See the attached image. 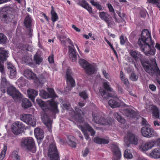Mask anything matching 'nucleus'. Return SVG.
<instances>
[{
	"mask_svg": "<svg viewBox=\"0 0 160 160\" xmlns=\"http://www.w3.org/2000/svg\"><path fill=\"white\" fill-rule=\"evenodd\" d=\"M103 86L104 88L107 91L113 92L114 93V92H113V89L110 87V86L107 82H104V83Z\"/></svg>",
	"mask_w": 160,
	"mask_h": 160,
	"instance_id": "obj_50",
	"label": "nucleus"
},
{
	"mask_svg": "<svg viewBox=\"0 0 160 160\" xmlns=\"http://www.w3.org/2000/svg\"><path fill=\"white\" fill-rule=\"evenodd\" d=\"M94 142L99 144H106L108 143L109 140L108 139H105L96 137L94 139Z\"/></svg>",
	"mask_w": 160,
	"mask_h": 160,
	"instance_id": "obj_32",
	"label": "nucleus"
},
{
	"mask_svg": "<svg viewBox=\"0 0 160 160\" xmlns=\"http://www.w3.org/2000/svg\"><path fill=\"white\" fill-rule=\"evenodd\" d=\"M21 105L22 107L26 109L31 107L32 104L28 99L25 98L22 100Z\"/></svg>",
	"mask_w": 160,
	"mask_h": 160,
	"instance_id": "obj_31",
	"label": "nucleus"
},
{
	"mask_svg": "<svg viewBox=\"0 0 160 160\" xmlns=\"http://www.w3.org/2000/svg\"><path fill=\"white\" fill-rule=\"evenodd\" d=\"M67 77V82L68 84L69 85V87H67L65 89L66 92L69 93L71 89V87L75 86V83L74 80L72 77V73L71 72V69L69 68H68L67 69L66 73Z\"/></svg>",
	"mask_w": 160,
	"mask_h": 160,
	"instance_id": "obj_7",
	"label": "nucleus"
},
{
	"mask_svg": "<svg viewBox=\"0 0 160 160\" xmlns=\"http://www.w3.org/2000/svg\"><path fill=\"white\" fill-rule=\"evenodd\" d=\"M99 16L101 19L104 20L107 23L108 27H111L113 24L112 18L107 13L104 12H100Z\"/></svg>",
	"mask_w": 160,
	"mask_h": 160,
	"instance_id": "obj_13",
	"label": "nucleus"
},
{
	"mask_svg": "<svg viewBox=\"0 0 160 160\" xmlns=\"http://www.w3.org/2000/svg\"><path fill=\"white\" fill-rule=\"evenodd\" d=\"M59 39L61 42L62 44L64 46L66 45V41H67V38L65 36H61L60 37Z\"/></svg>",
	"mask_w": 160,
	"mask_h": 160,
	"instance_id": "obj_48",
	"label": "nucleus"
},
{
	"mask_svg": "<svg viewBox=\"0 0 160 160\" xmlns=\"http://www.w3.org/2000/svg\"><path fill=\"white\" fill-rule=\"evenodd\" d=\"M48 155L50 160H52L53 158L59 157L56 146L54 142L49 145L48 149Z\"/></svg>",
	"mask_w": 160,
	"mask_h": 160,
	"instance_id": "obj_9",
	"label": "nucleus"
},
{
	"mask_svg": "<svg viewBox=\"0 0 160 160\" xmlns=\"http://www.w3.org/2000/svg\"><path fill=\"white\" fill-rule=\"evenodd\" d=\"M112 151L114 154L113 160H119L121 158V154L118 147L115 145H112Z\"/></svg>",
	"mask_w": 160,
	"mask_h": 160,
	"instance_id": "obj_17",
	"label": "nucleus"
},
{
	"mask_svg": "<svg viewBox=\"0 0 160 160\" xmlns=\"http://www.w3.org/2000/svg\"><path fill=\"white\" fill-rule=\"evenodd\" d=\"M87 2L85 0H81L79 2V4L82 7L84 8V6L87 4Z\"/></svg>",
	"mask_w": 160,
	"mask_h": 160,
	"instance_id": "obj_58",
	"label": "nucleus"
},
{
	"mask_svg": "<svg viewBox=\"0 0 160 160\" xmlns=\"http://www.w3.org/2000/svg\"><path fill=\"white\" fill-rule=\"evenodd\" d=\"M120 43L122 45H124L127 39L126 38L124 37L123 35H121L120 38Z\"/></svg>",
	"mask_w": 160,
	"mask_h": 160,
	"instance_id": "obj_52",
	"label": "nucleus"
},
{
	"mask_svg": "<svg viewBox=\"0 0 160 160\" xmlns=\"http://www.w3.org/2000/svg\"><path fill=\"white\" fill-rule=\"evenodd\" d=\"M34 133L35 137L38 139L40 140L44 137L43 131L39 128H36L35 129Z\"/></svg>",
	"mask_w": 160,
	"mask_h": 160,
	"instance_id": "obj_26",
	"label": "nucleus"
},
{
	"mask_svg": "<svg viewBox=\"0 0 160 160\" xmlns=\"http://www.w3.org/2000/svg\"><path fill=\"white\" fill-rule=\"evenodd\" d=\"M21 145L22 148L32 153L36 152L34 141L31 138H28L22 140L21 142Z\"/></svg>",
	"mask_w": 160,
	"mask_h": 160,
	"instance_id": "obj_5",
	"label": "nucleus"
},
{
	"mask_svg": "<svg viewBox=\"0 0 160 160\" xmlns=\"http://www.w3.org/2000/svg\"><path fill=\"white\" fill-rule=\"evenodd\" d=\"M138 44L141 51L146 55L155 54V49L152 46L154 45V42L152 40L151 33L148 29L142 30Z\"/></svg>",
	"mask_w": 160,
	"mask_h": 160,
	"instance_id": "obj_1",
	"label": "nucleus"
},
{
	"mask_svg": "<svg viewBox=\"0 0 160 160\" xmlns=\"http://www.w3.org/2000/svg\"><path fill=\"white\" fill-rule=\"evenodd\" d=\"M149 156L155 158H160V148H158L152 150L149 153Z\"/></svg>",
	"mask_w": 160,
	"mask_h": 160,
	"instance_id": "obj_27",
	"label": "nucleus"
},
{
	"mask_svg": "<svg viewBox=\"0 0 160 160\" xmlns=\"http://www.w3.org/2000/svg\"><path fill=\"white\" fill-rule=\"evenodd\" d=\"M149 88L152 91H154L156 89V86L153 84H151L149 85Z\"/></svg>",
	"mask_w": 160,
	"mask_h": 160,
	"instance_id": "obj_64",
	"label": "nucleus"
},
{
	"mask_svg": "<svg viewBox=\"0 0 160 160\" xmlns=\"http://www.w3.org/2000/svg\"><path fill=\"white\" fill-rule=\"evenodd\" d=\"M7 92L8 94L12 97L14 98L21 97V95L20 92L12 86H10L8 88Z\"/></svg>",
	"mask_w": 160,
	"mask_h": 160,
	"instance_id": "obj_14",
	"label": "nucleus"
},
{
	"mask_svg": "<svg viewBox=\"0 0 160 160\" xmlns=\"http://www.w3.org/2000/svg\"><path fill=\"white\" fill-rule=\"evenodd\" d=\"M8 57V51L3 48H0V61L3 62L6 61Z\"/></svg>",
	"mask_w": 160,
	"mask_h": 160,
	"instance_id": "obj_24",
	"label": "nucleus"
},
{
	"mask_svg": "<svg viewBox=\"0 0 160 160\" xmlns=\"http://www.w3.org/2000/svg\"><path fill=\"white\" fill-rule=\"evenodd\" d=\"M147 14V12L145 10H142L140 12V14L141 17H145Z\"/></svg>",
	"mask_w": 160,
	"mask_h": 160,
	"instance_id": "obj_57",
	"label": "nucleus"
},
{
	"mask_svg": "<svg viewBox=\"0 0 160 160\" xmlns=\"http://www.w3.org/2000/svg\"><path fill=\"white\" fill-rule=\"evenodd\" d=\"M68 143L69 145L71 147L75 148L76 147V144L74 141V137L72 136H68Z\"/></svg>",
	"mask_w": 160,
	"mask_h": 160,
	"instance_id": "obj_37",
	"label": "nucleus"
},
{
	"mask_svg": "<svg viewBox=\"0 0 160 160\" xmlns=\"http://www.w3.org/2000/svg\"><path fill=\"white\" fill-rule=\"evenodd\" d=\"M7 150V147L4 146L3 150L1 152L0 154V160H2L5 157Z\"/></svg>",
	"mask_w": 160,
	"mask_h": 160,
	"instance_id": "obj_45",
	"label": "nucleus"
},
{
	"mask_svg": "<svg viewBox=\"0 0 160 160\" xmlns=\"http://www.w3.org/2000/svg\"><path fill=\"white\" fill-rule=\"evenodd\" d=\"M155 144V142L150 141L141 145L140 149L143 151H145L152 148Z\"/></svg>",
	"mask_w": 160,
	"mask_h": 160,
	"instance_id": "obj_19",
	"label": "nucleus"
},
{
	"mask_svg": "<svg viewBox=\"0 0 160 160\" xmlns=\"http://www.w3.org/2000/svg\"><path fill=\"white\" fill-rule=\"evenodd\" d=\"M79 95L85 100L88 98V95L85 91H82L79 93Z\"/></svg>",
	"mask_w": 160,
	"mask_h": 160,
	"instance_id": "obj_54",
	"label": "nucleus"
},
{
	"mask_svg": "<svg viewBox=\"0 0 160 160\" xmlns=\"http://www.w3.org/2000/svg\"><path fill=\"white\" fill-rule=\"evenodd\" d=\"M41 118L44 123L49 129H51L52 127V121L48 117L47 115L44 112L41 115Z\"/></svg>",
	"mask_w": 160,
	"mask_h": 160,
	"instance_id": "obj_18",
	"label": "nucleus"
},
{
	"mask_svg": "<svg viewBox=\"0 0 160 160\" xmlns=\"http://www.w3.org/2000/svg\"><path fill=\"white\" fill-rule=\"evenodd\" d=\"M34 60L37 64H39L42 62V59L40 56L38 54H35L34 56Z\"/></svg>",
	"mask_w": 160,
	"mask_h": 160,
	"instance_id": "obj_43",
	"label": "nucleus"
},
{
	"mask_svg": "<svg viewBox=\"0 0 160 160\" xmlns=\"http://www.w3.org/2000/svg\"><path fill=\"white\" fill-rule=\"evenodd\" d=\"M86 130H88L90 133L91 136H94L95 134V132L88 123H86L84 124V125L83 126Z\"/></svg>",
	"mask_w": 160,
	"mask_h": 160,
	"instance_id": "obj_35",
	"label": "nucleus"
},
{
	"mask_svg": "<svg viewBox=\"0 0 160 160\" xmlns=\"http://www.w3.org/2000/svg\"><path fill=\"white\" fill-rule=\"evenodd\" d=\"M27 92L29 98L33 102L35 98L38 94V92L33 89H28Z\"/></svg>",
	"mask_w": 160,
	"mask_h": 160,
	"instance_id": "obj_29",
	"label": "nucleus"
},
{
	"mask_svg": "<svg viewBox=\"0 0 160 160\" xmlns=\"http://www.w3.org/2000/svg\"><path fill=\"white\" fill-rule=\"evenodd\" d=\"M47 90L49 92L48 98H52L51 100L48 101V102L50 105V108L55 113H58L59 110L58 108L57 103L54 100V99L58 96L55 94L54 90L53 88H48Z\"/></svg>",
	"mask_w": 160,
	"mask_h": 160,
	"instance_id": "obj_3",
	"label": "nucleus"
},
{
	"mask_svg": "<svg viewBox=\"0 0 160 160\" xmlns=\"http://www.w3.org/2000/svg\"><path fill=\"white\" fill-rule=\"evenodd\" d=\"M123 114L127 117L133 118L136 113L135 112L131 109H126L123 111Z\"/></svg>",
	"mask_w": 160,
	"mask_h": 160,
	"instance_id": "obj_28",
	"label": "nucleus"
},
{
	"mask_svg": "<svg viewBox=\"0 0 160 160\" xmlns=\"http://www.w3.org/2000/svg\"><path fill=\"white\" fill-rule=\"evenodd\" d=\"M78 127L83 133L85 139L87 140H89L90 138L86 129L81 125H79Z\"/></svg>",
	"mask_w": 160,
	"mask_h": 160,
	"instance_id": "obj_40",
	"label": "nucleus"
},
{
	"mask_svg": "<svg viewBox=\"0 0 160 160\" xmlns=\"http://www.w3.org/2000/svg\"><path fill=\"white\" fill-rule=\"evenodd\" d=\"M75 114L73 116V118L77 122H82L83 120V118L82 116V115L83 114V112L77 108H75Z\"/></svg>",
	"mask_w": 160,
	"mask_h": 160,
	"instance_id": "obj_16",
	"label": "nucleus"
},
{
	"mask_svg": "<svg viewBox=\"0 0 160 160\" xmlns=\"http://www.w3.org/2000/svg\"><path fill=\"white\" fill-rule=\"evenodd\" d=\"M83 152V151H82ZM89 150L87 148H86L83 151V156L84 157H86L89 153Z\"/></svg>",
	"mask_w": 160,
	"mask_h": 160,
	"instance_id": "obj_63",
	"label": "nucleus"
},
{
	"mask_svg": "<svg viewBox=\"0 0 160 160\" xmlns=\"http://www.w3.org/2000/svg\"><path fill=\"white\" fill-rule=\"evenodd\" d=\"M24 75L28 79H34L36 78L35 74L30 70H25L24 73Z\"/></svg>",
	"mask_w": 160,
	"mask_h": 160,
	"instance_id": "obj_30",
	"label": "nucleus"
},
{
	"mask_svg": "<svg viewBox=\"0 0 160 160\" xmlns=\"http://www.w3.org/2000/svg\"><path fill=\"white\" fill-rule=\"evenodd\" d=\"M7 65L8 66V68L9 70L15 68V67L10 62H7Z\"/></svg>",
	"mask_w": 160,
	"mask_h": 160,
	"instance_id": "obj_62",
	"label": "nucleus"
},
{
	"mask_svg": "<svg viewBox=\"0 0 160 160\" xmlns=\"http://www.w3.org/2000/svg\"><path fill=\"white\" fill-rule=\"evenodd\" d=\"M147 0L149 3L158 5L159 3L160 0Z\"/></svg>",
	"mask_w": 160,
	"mask_h": 160,
	"instance_id": "obj_56",
	"label": "nucleus"
},
{
	"mask_svg": "<svg viewBox=\"0 0 160 160\" xmlns=\"http://www.w3.org/2000/svg\"><path fill=\"white\" fill-rule=\"evenodd\" d=\"M0 61V72L2 73V75L5 74L4 72V68L3 66L1 63Z\"/></svg>",
	"mask_w": 160,
	"mask_h": 160,
	"instance_id": "obj_59",
	"label": "nucleus"
},
{
	"mask_svg": "<svg viewBox=\"0 0 160 160\" xmlns=\"http://www.w3.org/2000/svg\"><path fill=\"white\" fill-rule=\"evenodd\" d=\"M141 124L142 126H150V125L148 123L146 120L143 118H142Z\"/></svg>",
	"mask_w": 160,
	"mask_h": 160,
	"instance_id": "obj_53",
	"label": "nucleus"
},
{
	"mask_svg": "<svg viewBox=\"0 0 160 160\" xmlns=\"http://www.w3.org/2000/svg\"><path fill=\"white\" fill-rule=\"evenodd\" d=\"M115 118L120 122L124 123L125 122V119L120 115L118 112H115L113 114Z\"/></svg>",
	"mask_w": 160,
	"mask_h": 160,
	"instance_id": "obj_38",
	"label": "nucleus"
},
{
	"mask_svg": "<svg viewBox=\"0 0 160 160\" xmlns=\"http://www.w3.org/2000/svg\"><path fill=\"white\" fill-rule=\"evenodd\" d=\"M84 6V8L87 9L89 12H92V8L91 7L89 6V5L88 3H87L86 5Z\"/></svg>",
	"mask_w": 160,
	"mask_h": 160,
	"instance_id": "obj_55",
	"label": "nucleus"
},
{
	"mask_svg": "<svg viewBox=\"0 0 160 160\" xmlns=\"http://www.w3.org/2000/svg\"><path fill=\"white\" fill-rule=\"evenodd\" d=\"M124 157L127 158H131L132 156L130 152V151L128 150H126L125 151Z\"/></svg>",
	"mask_w": 160,
	"mask_h": 160,
	"instance_id": "obj_47",
	"label": "nucleus"
},
{
	"mask_svg": "<svg viewBox=\"0 0 160 160\" xmlns=\"http://www.w3.org/2000/svg\"><path fill=\"white\" fill-rule=\"evenodd\" d=\"M138 141L137 136L130 132H128L124 137V142L127 147H129L131 144L137 145Z\"/></svg>",
	"mask_w": 160,
	"mask_h": 160,
	"instance_id": "obj_6",
	"label": "nucleus"
},
{
	"mask_svg": "<svg viewBox=\"0 0 160 160\" xmlns=\"http://www.w3.org/2000/svg\"><path fill=\"white\" fill-rule=\"evenodd\" d=\"M32 20L31 18L29 16H28L25 18L24 23L25 26L28 28V31L30 35H31V33L32 32V30L30 28L31 26V24Z\"/></svg>",
	"mask_w": 160,
	"mask_h": 160,
	"instance_id": "obj_25",
	"label": "nucleus"
},
{
	"mask_svg": "<svg viewBox=\"0 0 160 160\" xmlns=\"http://www.w3.org/2000/svg\"><path fill=\"white\" fill-rule=\"evenodd\" d=\"M69 57L70 59L73 62L77 60V56L75 49L72 46H69Z\"/></svg>",
	"mask_w": 160,
	"mask_h": 160,
	"instance_id": "obj_23",
	"label": "nucleus"
},
{
	"mask_svg": "<svg viewBox=\"0 0 160 160\" xmlns=\"http://www.w3.org/2000/svg\"><path fill=\"white\" fill-rule=\"evenodd\" d=\"M7 38L2 33H0V43L4 44L6 43Z\"/></svg>",
	"mask_w": 160,
	"mask_h": 160,
	"instance_id": "obj_41",
	"label": "nucleus"
},
{
	"mask_svg": "<svg viewBox=\"0 0 160 160\" xmlns=\"http://www.w3.org/2000/svg\"><path fill=\"white\" fill-rule=\"evenodd\" d=\"M9 84L7 82L5 74H2L1 77L0 90L3 93L5 92V88Z\"/></svg>",
	"mask_w": 160,
	"mask_h": 160,
	"instance_id": "obj_20",
	"label": "nucleus"
},
{
	"mask_svg": "<svg viewBox=\"0 0 160 160\" xmlns=\"http://www.w3.org/2000/svg\"><path fill=\"white\" fill-rule=\"evenodd\" d=\"M129 53L136 61L141 60L142 58V55L138 51L131 50L129 51Z\"/></svg>",
	"mask_w": 160,
	"mask_h": 160,
	"instance_id": "obj_22",
	"label": "nucleus"
},
{
	"mask_svg": "<svg viewBox=\"0 0 160 160\" xmlns=\"http://www.w3.org/2000/svg\"><path fill=\"white\" fill-rule=\"evenodd\" d=\"M92 121L98 124L102 125H107L111 123L112 120L104 117H101L99 114L97 112H93L92 113Z\"/></svg>",
	"mask_w": 160,
	"mask_h": 160,
	"instance_id": "obj_4",
	"label": "nucleus"
},
{
	"mask_svg": "<svg viewBox=\"0 0 160 160\" xmlns=\"http://www.w3.org/2000/svg\"><path fill=\"white\" fill-rule=\"evenodd\" d=\"M47 102L49 105V107H48V106H47V105H46L45 103L44 104V105H43L42 106H41V107L42 109L44 112H46V111H48L49 110V109L52 112H53V111L50 108V105L48 104V101Z\"/></svg>",
	"mask_w": 160,
	"mask_h": 160,
	"instance_id": "obj_49",
	"label": "nucleus"
},
{
	"mask_svg": "<svg viewBox=\"0 0 160 160\" xmlns=\"http://www.w3.org/2000/svg\"><path fill=\"white\" fill-rule=\"evenodd\" d=\"M40 95L44 98H48L49 94L46 91L43 90H40Z\"/></svg>",
	"mask_w": 160,
	"mask_h": 160,
	"instance_id": "obj_42",
	"label": "nucleus"
},
{
	"mask_svg": "<svg viewBox=\"0 0 160 160\" xmlns=\"http://www.w3.org/2000/svg\"><path fill=\"white\" fill-rule=\"evenodd\" d=\"M24 128L25 125L22 122L17 121L12 124V130L14 134L17 135L23 130Z\"/></svg>",
	"mask_w": 160,
	"mask_h": 160,
	"instance_id": "obj_11",
	"label": "nucleus"
},
{
	"mask_svg": "<svg viewBox=\"0 0 160 160\" xmlns=\"http://www.w3.org/2000/svg\"><path fill=\"white\" fill-rule=\"evenodd\" d=\"M14 18V16L13 15L10 14L9 13L7 14H4L3 15V18L5 22L6 23H8L11 22L12 19Z\"/></svg>",
	"mask_w": 160,
	"mask_h": 160,
	"instance_id": "obj_36",
	"label": "nucleus"
},
{
	"mask_svg": "<svg viewBox=\"0 0 160 160\" xmlns=\"http://www.w3.org/2000/svg\"><path fill=\"white\" fill-rule=\"evenodd\" d=\"M154 130L150 126H145L141 129V132L143 136L147 138H150L154 136Z\"/></svg>",
	"mask_w": 160,
	"mask_h": 160,
	"instance_id": "obj_12",
	"label": "nucleus"
},
{
	"mask_svg": "<svg viewBox=\"0 0 160 160\" xmlns=\"http://www.w3.org/2000/svg\"><path fill=\"white\" fill-rule=\"evenodd\" d=\"M52 10L51 11V19L53 22H54L58 19V17L57 13L55 11L54 7H51Z\"/></svg>",
	"mask_w": 160,
	"mask_h": 160,
	"instance_id": "obj_34",
	"label": "nucleus"
},
{
	"mask_svg": "<svg viewBox=\"0 0 160 160\" xmlns=\"http://www.w3.org/2000/svg\"><path fill=\"white\" fill-rule=\"evenodd\" d=\"M138 78V76L135 73L132 72L131 73V75L130 77V79L133 81H136Z\"/></svg>",
	"mask_w": 160,
	"mask_h": 160,
	"instance_id": "obj_46",
	"label": "nucleus"
},
{
	"mask_svg": "<svg viewBox=\"0 0 160 160\" xmlns=\"http://www.w3.org/2000/svg\"><path fill=\"white\" fill-rule=\"evenodd\" d=\"M144 70L150 75L153 76L156 74L160 76V71L157 67L156 60L154 58L150 59V63L147 62H142Z\"/></svg>",
	"mask_w": 160,
	"mask_h": 160,
	"instance_id": "obj_2",
	"label": "nucleus"
},
{
	"mask_svg": "<svg viewBox=\"0 0 160 160\" xmlns=\"http://www.w3.org/2000/svg\"><path fill=\"white\" fill-rule=\"evenodd\" d=\"M21 120L25 122L27 124L32 127H35L36 125V120L33 116L30 114H22L20 116Z\"/></svg>",
	"mask_w": 160,
	"mask_h": 160,
	"instance_id": "obj_10",
	"label": "nucleus"
},
{
	"mask_svg": "<svg viewBox=\"0 0 160 160\" xmlns=\"http://www.w3.org/2000/svg\"><path fill=\"white\" fill-rule=\"evenodd\" d=\"M108 104L112 108H116L120 107V104L113 99H111L108 102Z\"/></svg>",
	"mask_w": 160,
	"mask_h": 160,
	"instance_id": "obj_33",
	"label": "nucleus"
},
{
	"mask_svg": "<svg viewBox=\"0 0 160 160\" xmlns=\"http://www.w3.org/2000/svg\"><path fill=\"white\" fill-rule=\"evenodd\" d=\"M12 157L16 160H20V156H18V152L16 151H14L12 153Z\"/></svg>",
	"mask_w": 160,
	"mask_h": 160,
	"instance_id": "obj_51",
	"label": "nucleus"
},
{
	"mask_svg": "<svg viewBox=\"0 0 160 160\" xmlns=\"http://www.w3.org/2000/svg\"><path fill=\"white\" fill-rule=\"evenodd\" d=\"M99 92L100 94V98L103 100H107L110 97H113L115 98L117 97V95H112L111 93L107 92L105 90L102 88H100Z\"/></svg>",
	"mask_w": 160,
	"mask_h": 160,
	"instance_id": "obj_15",
	"label": "nucleus"
},
{
	"mask_svg": "<svg viewBox=\"0 0 160 160\" xmlns=\"http://www.w3.org/2000/svg\"><path fill=\"white\" fill-rule=\"evenodd\" d=\"M48 59L50 63H53V55L52 54L50 55L48 58Z\"/></svg>",
	"mask_w": 160,
	"mask_h": 160,
	"instance_id": "obj_60",
	"label": "nucleus"
},
{
	"mask_svg": "<svg viewBox=\"0 0 160 160\" xmlns=\"http://www.w3.org/2000/svg\"><path fill=\"white\" fill-rule=\"evenodd\" d=\"M79 63L80 66L85 70L86 73L89 75L93 74L95 71V67L88 63L85 60L80 59Z\"/></svg>",
	"mask_w": 160,
	"mask_h": 160,
	"instance_id": "obj_8",
	"label": "nucleus"
},
{
	"mask_svg": "<svg viewBox=\"0 0 160 160\" xmlns=\"http://www.w3.org/2000/svg\"><path fill=\"white\" fill-rule=\"evenodd\" d=\"M120 77L121 80L126 85L128 86L129 84V82L128 79L126 78L125 76L122 71H121L120 73Z\"/></svg>",
	"mask_w": 160,
	"mask_h": 160,
	"instance_id": "obj_39",
	"label": "nucleus"
},
{
	"mask_svg": "<svg viewBox=\"0 0 160 160\" xmlns=\"http://www.w3.org/2000/svg\"><path fill=\"white\" fill-rule=\"evenodd\" d=\"M10 70V77L11 78H12L16 76V68L15 67Z\"/></svg>",
	"mask_w": 160,
	"mask_h": 160,
	"instance_id": "obj_44",
	"label": "nucleus"
},
{
	"mask_svg": "<svg viewBox=\"0 0 160 160\" xmlns=\"http://www.w3.org/2000/svg\"><path fill=\"white\" fill-rule=\"evenodd\" d=\"M149 108L152 112L153 118H159V111L158 108L155 105H152L149 106Z\"/></svg>",
	"mask_w": 160,
	"mask_h": 160,
	"instance_id": "obj_21",
	"label": "nucleus"
},
{
	"mask_svg": "<svg viewBox=\"0 0 160 160\" xmlns=\"http://www.w3.org/2000/svg\"><path fill=\"white\" fill-rule=\"evenodd\" d=\"M36 102L40 107L44 105V104L45 103L44 102L40 99H37Z\"/></svg>",
	"mask_w": 160,
	"mask_h": 160,
	"instance_id": "obj_61",
	"label": "nucleus"
}]
</instances>
